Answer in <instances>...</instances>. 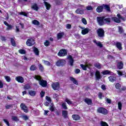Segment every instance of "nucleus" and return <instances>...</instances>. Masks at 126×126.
I'll return each mask as SVG.
<instances>
[{
    "mask_svg": "<svg viewBox=\"0 0 126 126\" xmlns=\"http://www.w3.org/2000/svg\"><path fill=\"white\" fill-rule=\"evenodd\" d=\"M96 20L99 26H103L105 24H110L111 23V18H106L105 16L97 17Z\"/></svg>",
    "mask_w": 126,
    "mask_h": 126,
    "instance_id": "f257e3e1",
    "label": "nucleus"
},
{
    "mask_svg": "<svg viewBox=\"0 0 126 126\" xmlns=\"http://www.w3.org/2000/svg\"><path fill=\"white\" fill-rule=\"evenodd\" d=\"M97 112L98 114H102V115H108V110L104 107H98L97 110Z\"/></svg>",
    "mask_w": 126,
    "mask_h": 126,
    "instance_id": "f03ea898",
    "label": "nucleus"
},
{
    "mask_svg": "<svg viewBox=\"0 0 126 126\" xmlns=\"http://www.w3.org/2000/svg\"><path fill=\"white\" fill-rule=\"evenodd\" d=\"M97 36L99 38H104L105 37V31L102 28H99L96 31Z\"/></svg>",
    "mask_w": 126,
    "mask_h": 126,
    "instance_id": "7ed1b4c3",
    "label": "nucleus"
},
{
    "mask_svg": "<svg viewBox=\"0 0 126 126\" xmlns=\"http://www.w3.org/2000/svg\"><path fill=\"white\" fill-rule=\"evenodd\" d=\"M28 47H32V46L35 45V40L32 38H30L27 39L26 43Z\"/></svg>",
    "mask_w": 126,
    "mask_h": 126,
    "instance_id": "20e7f679",
    "label": "nucleus"
},
{
    "mask_svg": "<svg viewBox=\"0 0 126 126\" xmlns=\"http://www.w3.org/2000/svg\"><path fill=\"white\" fill-rule=\"evenodd\" d=\"M67 55V51L64 49H61L58 53V57H65Z\"/></svg>",
    "mask_w": 126,
    "mask_h": 126,
    "instance_id": "39448f33",
    "label": "nucleus"
},
{
    "mask_svg": "<svg viewBox=\"0 0 126 126\" xmlns=\"http://www.w3.org/2000/svg\"><path fill=\"white\" fill-rule=\"evenodd\" d=\"M66 63V62L65 60L63 59H61L59 60L56 63V65L57 66H63L64 64Z\"/></svg>",
    "mask_w": 126,
    "mask_h": 126,
    "instance_id": "423d86ee",
    "label": "nucleus"
},
{
    "mask_svg": "<svg viewBox=\"0 0 126 126\" xmlns=\"http://www.w3.org/2000/svg\"><path fill=\"white\" fill-rule=\"evenodd\" d=\"M122 87V86L121 85V84L120 83H116V84L115 85V88L116 89H118V90H120V91L121 92H122V91H126V86H123Z\"/></svg>",
    "mask_w": 126,
    "mask_h": 126,
    "instance_id": "0eeeda50",
    "label": "nucleus"
},
{
    "mask_svg": "<svg viewBox=\"0 0 126 126\" xmlns=\"http://www.w3.org/2000/svg\"><path fill=\"white\" fill-rule=\"evenodd\" d=\"M20 108L25 113H28V112H29V109H28L27 106L24 103H21L20 104Z\"/></svg>",
    "mask_w": 126,
    "mask_h": 126,
    "instance_id": "6e6552de",
    "label": "nucleus"
},
{
    "mask_svg": "<svg viewBox=\"0 0 126 126\" xmlns=\"http://www.w3.org/2000/svg\"><path fill=\"white\" fill-rule=\"evenodd\" d=\"M51 86L53 90L55 91L59 90L60 89V83L59 82H55L53 83L51 85Z\"/></svg>",
    "mask_w": 126,
    "mask_h": 126,
    "instance_id": "1a4fd4ad",
    "label": "nucleus"
},
{
    "mask_svg": "<svg viewBox=\"0 0 126 126\" xmlns=\"http://www.w3.org/2000/svg\"><path fill=\"white\" fill-rule=\"evenodd\" d=\"M39 84L40 86H42V87H47L48 82L45 80L41 79V80L39 81Z\"/></svg>",
    "mask_w": 126,
    "mask_h": 126,
    "instance_id": "9d476101",
    "label": "nucleus"
},
{
    "mask_svg": "<svg viewBox=\"0 0 126 126\" xmlns=\"http://www.w3.org/2000/svg\"><path fill=\"white\" fill-rule=\"evenodd\" d=\"M15 80L19 82V83H24V78L21 76H17L15 78Z\"/></svg>",
    "mask_w": 126,
    "mask_h": 126,
    "instance_id": "9b49d317",
    "label": "nucleus"
},
{
    "mask_svg": "<svg viewBox=\"0 0 126 126\" xmlns=\"http://www.w3.org/2000/svg\"><path fill=\"white\" fill-rule=\"evenodd\" d=\"M95 76L96 80H100L102 78V76H101V73L98 70H96L95 73Z\"/></svg>",
    "mask_w": 126,
    "mask_h": 126,
    "instance_id": "f8f14e48",
    "label": "nucleus"
},
{
    "mask_svg": "<svg viewBox=\"0 0 126 126\" xmlns=\"http://www.w3.org/2000/svg\"><path fill=\"white\" fill-rule=\"evenodd\" d=\"M117 67L118 69H123L124 68V63H123V61L117 63Z\"/></svg>",
    "mask_w": 126,
    "mask_h": 126,
    "instance_id": "ddd939ff",
    "label": "nucleus"
},
{
    "mask_svg": "<svg viewBox=\"0 0 126 126\" xmlns=\"http://www.w3.org/2000/svg\"><path fill=\"white\" fill-rule=\"evenodd\" d=\"M96 12L98 13H100V12H103V10H104V6L102 5L98 6L96 9H95Z\"/></svg>",
    "mask_w": 126,
    "mask_h": 126,
    "instance_id": "4468645a",
    "label": "nucleus"
},
{
    "mask_svg": "<svg viewBox=\"0 0 126 126\" xmlns=\"http://www.w3.org/2000/svg\"><path fill=\"white\" fill-rule=\"evenodd\" d=\"M43 3L44 4V5L47 10H50V9H51V7H52V5H51V4L49 3V2L47 1H44Z\"/></svg>",
    "mask_w": 126,
    "mask_h": 126,
    "instance_id": "2eb2a0df",
    "label": "nucleus"
},
{
    "mask_svg": "<svg viewBox=\"0 0 126 126\" xmlns=\"http://www.w3.org/2000/svg\"><path fill=\"white\" fill-rule=\"evenodd\" d=\"M89 31H90L89 28H87L82 30L81 33L82 35H86V34H88V33H89Z\"/></svg>",
    "mask_w": 126,
    "mask_h": 126,
    "instance_id": "dca6fc26",
    "label": "nucleus"
},
{
    "mask_svg": "<svg viewBox=\"0 0 126 126\" xmlns=\"http://www.w3.org/2000/svg\"><path fill=\"white\" fill-rule=\"evenodd\" d=\"M68 113L67 112V111L66 110L62 111V116L64 119H67V118H68Z\"/></svg>",
    "mask_w": 126,
    "mask_h": 126,
    "instance_id": "f3484780",
    "label": "nucleus"
},
{
    "mask_svg": "<svg viewBox=\"0 0 126 126\" xmlns=\"http://www.w3.org/2000/svg\"><path fill=\"white\" fill-rule=\"evenodd\" d=\"M72 117L74 121H79L80 120V116L77 114H73L72 115Z\"/></svg>",
    "mask_w": 126,
    "mask_h": 126,
    "instance_id": "a211bd4d",
    "label": "nucleus"
},
{
    "mask_svg": "<svg viewBox=\"0 0 126 126\" xmlns=\"http://www.w3.org/2000/svg\"><path fill=\"white\" fill-rule=\"evenodd\" d=\"M115 46L117 48V49L119 50V51H122L123 50V47H122V43L121 42H116Z\"/></svg>",
    "mask_w": 126,
    "mask_h": 126,
    "instance_id": "6ab92c4d",
    "label": "nucleus"
},
{
    "mask_svg": "<svg viewBox=\"0 0 126 126\" xmlns=\"http://www.w3.org/2000/svg\"><path fill=\"white\" fill-rule=\"evenodd\" d=\"M64 36V32H59L57 33V39L58 40H60V39H62Z\"/></svg>",
    "mask_w": 126,
    "mask_h": 126,
    "instance_id": "aec40b11",
    "label": "nucleus"
},
{
    "mask_svg": "<svg viewBox=\"0 0 126 126\" xmlns=\"http://www.w3.org/2000/svg\"><path fill=\"white\" fill-rule=\"evenodd\" d=\"M32 9H33V10H35L36 11H38L39 9V7H38V5H37V3H34L31 7Z\"/></svg>",
    "mask_w": 126,
    "mask_h": 126,
    "instance_id": "412c9836",
    "label": "nucleus"
},
{
    "mask_svg": "<svg viewBox=\"0 0 126 126\" xmlns=\"http://www.w3.org/2000/svg\"><path fill=\"white\" fill-rule=\"evenodd\" d=\"M84 102L87 104V105H91L92 104V99L88 98H86L84 99Z\"/></svg>",
    "mask_w": 126,
    "mask_h": 126,
    "instance_id": "4be33fe9",
    "label": "nucleus"
},
{
    "mask_svg": "<svg viewBox=\"0 0 126 126\" xmlns=\"http://www.w3.org/2000/svg\"><path fill=\"white\" fill-rule=\"evenodd\" d=\"M68 59L69 60L70 65H71V66H72L73 65V63H74V60H73V58H72V56L70 55L68 57Z\"/></svg>",
    "mask_w": 126,
    "mask_h": 126,
    "instance_id": "5701e85b",
    "label": "nucleus"
},
{
    "mask_svg": "<svg viewBox=\"0 0 126 126\" xmlns=\"http://www.w3.org/2000/svg\"><path fill=\"white\" fill-rule=\"evenodd\" d=\"M49 110L51 112H55L56 110V107H55V104L54 103H51L50 107Z\"/></svg>",
    "mask_w": 126,
    "mask_h": 126,
    "instance_id": "b1692460",
    "label": "nucleus"
},
{
    "mask_svg": "<svg viewBox=\"0 0 126 126\" xmlns=\"http://www.w3.org/2000/svg\"><path fill=\"white\" fill-rule=\"evenodd\" d=\"M112 19L113 21H114V22H115L116 23H121V20L117 18V17H113L112 18Z\"/></svg>",
    "mask_w": 126,
    "mask_h": 126,
    "instance_id": "393cba45",
    "label": "nucleus"
},
{
    "mask_svg": "<svg viewBox=\"0 0 126 126\" xmlns=\"http://www.w3.org/2000/svg\"><path fill=\"white\" fill-rule=\"evenodd\" d=\"M108 78L110 82H115V81H116L117 80V78L114 76H110Z\"/></svg>",
    "mask_w": 126,
    "mask_h": 126,
    "instance_id": "a878e982",
    "label": "nucleus"
},
{
    "mask_svg": "<svg viewBox=\"0 0 126 126\" xmlns=\"http://www.w3.org/2000/svg\"><path fill=\"white\" fill-rule=\"evenodd\" d=\"M33 52L36 56H39L40 55V51H39V49L37 47L33 48Z\"/></svg>",
    "mask_w": 126,
    "mask_h": 126,
    "instance_id": "bb28decb",
    "label": "nucleus"
},
{
    "mask_svg": "<svg viewBox=\"0 0 126 126\" xmlns=\"http://www.w3.org/2000/svg\"><path fill=\"white\" fill-rule=\"evenodd\" d=\"M24 90H30L31 89V86L29 84H27L24 86Z\"/></svg>",
    "mask_w": 126,
    "mask_h": 126,
    "instance_id": "cd10ccee",
    "label": "nucleus"
},
{
    "mask_svg": "<svg viewBox=\"0 0 126 126\" xmlns=\"http://www.w3.org/2000/svg\"><path fill=\"white\" fill-rule=\"evenodd\" d=\"M10 42L12 46L13 47H16V42H15V40L13 37L10 38Z\"/></svg>",
    "mask_w": 126,
    "mask_h": 126,
    "instance_id": "c85d7f7f",
    "label": "nucleus"
},
{
    "mask_svg": "<svg viewBox=\"0 0 126 126\" xmlns=\"http://www.w3.org/2000/svg\"><path fill=\"white\" fill-rule=\"evenodd\" d=\"M70 79L71 81L73 82V83H74V84H75L76 85H78V82L77 81V80H76V79H75V78L72 77H70Z\"/></svg>",
    "mask_w": 126,
    "mask_h": 126,
    "instance_id": "c756f323",
    "label": "nucleus"
},
{
    "mask_svg": "<svg viewBox=\"0 0 126 126\" xmlns=\"http://www.w3.org/2000/svg\"><path fill=\"white\" fill-rule=\"evenodd\" d=\"M102 5L107 11H109V12L111 11V8H110V6H109V5L103 4H102Z\"/></svg>",
    "mask_w": 126,
    "mask_h": 126,
    "instance_id": "7c9ffc66",
    "label": "nucleus"
},
{
    "mask_svg": "<svg viewBox=\"0 0 126 126\" xmlns=\"http://www.w3.org/2000/svg\"><path fill=\"white\" fill-rule=\"evenodd\" d=\"M118 32L119 34H123L125 32V30L122 26L118 27Z\"/></svg>",
    "mask_w": 126,
    "mask_h": 126,
    "instance_id": "2f4dec72",
    "label": "nucleus"
},
{
    "mask_svg": "<svg viewBox=\"0 0 126 126\" xmlns=\"http://www.w3.org/2000/svg\"><path fill=\"white\" fill-rule=\"evenodd\" d=\"M102 74L103 75H108V74H111L112 73V72L109 70H105L102 72Z\"/></svg>",
    "mask_w": 126,
    "mask_h": 126,
    "instance_id": "473e14b6",
    "label": "nucleus"
},
{
    "mask_svg": "<svg viewBox=\"0 0 126 126\" xmlns=\"http://www.w3.org/2000/svg\"><path fill=\"white\" fill-rule=\"evenodd\" d=\"M36 92L34 91H29V94L30 95V96H34L36 95Z\"/></svg>",
    "mask_w": 126,
    "mask_h": 126,
    "instance_id": "72a5a7b5",
    "label": "nucleus"
},
{
    "mask_svg": "<svg viewBox=\"0 0 126 126\" xmlns=\"http://www.w3.org/2000/svg\"><path fill=\"white\" fill-rule=\"evenodd\" d=\"M33 78H34V79H35L36 80H37V81H39V82H40V81L42 80V77H41V76L39 75H34Z\"/></svg>",
    "mask_w": 126,
    "mask_h": 126,
    "instance_id": "f704fd0d",
    "label": "nucleus"
},
{
    "mask_svg": "<svg viewBox=\"0 0 126 126\" xmlns=\"http://www.w3.org/2000/svg\"><path fill=\"white\" fill-rule=\"evenodd\" d=\"M30 69L31 71H34L37 69V66L34 64H32L31 66Z\"/></svg>",
    "mask_w": 126,
    "mask_h": 126,
    "instance_id": "c9c22d12",
    "label": "nucleus"
},
{
    "mask_svg": "<svg viewBox=\"0 0 126 126\" xmlns=\"http://www.w3.org/2000/svg\"><path fill=\"white\" fill-rule=\"evenodd\" d=\"M94 43H95V44H96L97 47H99V48H103V44L101 43V42L98 41V42H97V41H96V40H94Z\"/></svg>",
    "mask_w": 126,
    "mask_h": 126,
    "instance_id": "e433bc0d",
    "label": "nucleus"
},
{
    "mask_svg": "<svg viewBox=\"0 0 126 126\" xmlns=\"http://www.w3.org/2000/svg\"><path fill=\"white\" fill-rule=\"evenodd\" d=\"M94 66H95V67H96V68H98V69H101V68L102 67L101 66V64L99 63H94Z\"/></svg>",
    "mask_w": 126,
    "mask_h": 126,
    "instance_id": "4c0bfd02",
    "label": "nucleus"
},
{
    "mask_svg": "<svg viewBox=\"0 0 126 126\" xmlns=\"http://www.w3.org/2000/svg\"><path fill=\"white\" fill-rule=\"evenodd\" d=\"M32 23L33 25H36L37 26H39V25H40V22L38 21L37 20L32 21Z\"/></svg>",
    "mask_w": 126,
    "mask_h": 126,
    "instance_id": "58836bf2",
    "label": "nucleus"
},
{
    "mask_svg": "<svg viewBox=\"0 0 126 126\" xmlns=\"http://www.w3.org/2000/svg\"><path fill=\"white\" fill-rule=\"evenodd\" d=\"M12 121H14V122H19V119L17 116H12L11 117Z\"/></svg>",
    "mask_w": 126,
    "mask_h": 126,
    "instance_id": "ea45409f",
    "label": "nucleus"
},
{
    "mask_svg": "<svg viewBox=\"0 0 126 126\" xmlns=\"http://www.w3.org/2000/svg\"><path fill=\"white\" fill-rule=\"evenodd\" d=\"M5 108L6 110H8L9 109H11L12 108H13V104H6L5 106Z\"/></svg>",
    "mask_w": 126,
    "mask_h": 126,
    "instance_id": "a19ab883",
    "label": "nucleus"
},
{
    "mask_svg": "<svg viewBox=\"0 0 126 126\" xmlns=\"http://www.w3.org/2000/svg\"><path fill=\"white\" fill-rule=\"evenodd\" d=\"M65 101L68 104V105H72L73 104L72 101L70 100L68 98H66Z\"/></svg>",
    "mask_w": 126,
    "mask_h": 126,
    "instance_id": "79ce46f5",
    "label": "nucleus"
},
{
    "mask_svg": "<svg viewBox=\"0 0 126 126\" xmlns=\"http://www.w3.org/2000/svg\"><path fill=\"white\" fill-rule=\"evenodd\" d=\"M19 14L20 15H23L24 16H25L26 17H28V13L27 14L26 12L22 11L21 12H19Z\"/></svg>",
    "mask_w": 126,
    "mask_h": 126,
    "instance_id": "37998d69",
    "label": "nucleus"
},
{
    "mask_svg": "<svg viewBox=\"0 0 126 126\" xmlns=\"http://www.w3.org/2000/svg\"><path fill=\"white\" fill-rule=\"evenodd\" d=\"M98 97L100 100H102V99H103V97H104L103 93L101 92H99L98 94Z\"/></svg>",
    "mask_w": 126,
    "mask_h": 126,
    "instance_id": "c03bdc74",
    "label": "nucleus"
},
{
    "mask_svg": "<svg viewBox=\"0 0 126 126\" xmlns=\"http://www.w3.org/2000/svg\"><path fill=\"white\" fill-rule=\"evenodd\" d=\"M4 77L7 82H10V81H11V78H10L9 76H4Z\"/></svg>",
    "mask_w": 126,
    "mask_h": 126,
    "instance_id": "a18cd8bd",
    "label": "nucleus"
},
{
    "mask_svg": "<svg viewBox=\"0 0 126 126\" xmlns=\"http://www.w3.org/2000/svg\"><path fill=\"white\" fill-rule=\"evenodd\" d=\"M62 107L64 110H67V106H66V103L65 102L62 103Z\"/></svg>",
    "mask_w": 126,
    "mask_h": 126,
    "instance_id": "49530a36",
    "label": "nucleus"
},
{
    "mask_svg": "<svg viewBox=\"0 0 126 126\" xmlns=\"http://www.w3.org/2000/svg\"><path fill=\"white\" fill-rule=\"evenodd\" d=\"M38 68L39 70H40L41 72H43V71H44V66H43V65H42V64H39L38 65Z\"/></svg>",
    "mask_w": 126,
    "mask_h": 126,
    "instance_id": "de8ad7c7",
    "label": "nucleus"
},
{
    "mask_svg": "<svg viewBox=\"0 0 126 126\" xmlns=\"http://www.w3.org/2000/svg\"><path fill=\"white\" fill-rule=\"evenodd\" d=\"M19 53L21 55H25V54H26V51L24 49H20L19 50Z\"/></svg>",
    "mask_w": 126,
    "mask_h": 126,
    "instance_id": "09e8293b",
    "label": "nucleus"
},
{
    "mask_svg": "<svg viewBox=\"0 0 126 126\" xmlns=\"http://www.w3.org/2000/svg\"><path fill=\"white\" fill-rule=\"evenodd\" d=\"M22 118L24 121H28L29 120V117L27 115H23L22 116Z\"/></svg>",
    "mask_w": 126,
    "mask_h": 126,
    "instance_id": "8fccbe9b",
    "label": "nucleus"
},
{
    "mask_svg": "<svg viewBox=\"0 0 126 126\" xmlns=\"http://www.w3.org/2000/svg\"><path fill=\"white\" fill-rule=\"evenodd\" d=\"M80 66L81 68L83 69V70H87V66L86 65L83 64H81Z\"/></svg>",
    "mask_w": 126,
    "mask_h": 126,
    "instance_id": "3c124183",
    "label": "nucleus"
},
{
    "mask_svg": "<svg viewBox=\"0 0 126 126\" xmlns=\"http://www.w3.org/2000/svg\"><path fill=\"white\" fill-rule=\"evenodd\" d=\"M100 126H109V125H108V123L103 121L100 122Z\"/></svg>",
    "mask_w": 126,
    "mask_h": 126,
    "instance_id": "603ef678",
    "label": "nucleus"
},
{
    "mask_svg": "<svg viewBox=\"0 0 126 126\" xmlns=\"http://www.w3.org/2000/svg\"><path fill=\"white\" fill-rule=\"evenodd\" d=\"M43 62L44 64H45L46 65H48V66H50V65H51V63H50V62L46 60H43Z\"/></svg>",
    "mask_w": 126,
    "mask_h": 126,
    "instance_id": "864d4df0",
    "label": "nucleus"
},
{
    "mask_svg": "<svg viewBox=\"0 0 126 126\" xmlns=\"http://www.w3.org/2000/svg\"><path fill=\"white\" fill-rule=\"evenodd\" d=\"M3 121L5 123V124H6V126H10V124H9V122H8V120H7V119H3Z\"/></svg>",
    "mask_w": 126,
    "mask_h": 126,
    "instance_id": "5fc2aeb1",
    "label": "nucleus"
},
{
    "mask_svg": "<svg viewBox=\"0 0 126 126\" xmlns=\"http://www.w3.org/2000/svg\"><path fill=\"white\" fill-rule=\"evenodd\" d=\"M44 45L45 47H49L50 46V41L49 40H46L45 42L44 43Z\"/></svg>",
    "mask_w": 126,
    "mask_h": 126,
    "instance_id": "6e6d98bb",
    "label": "nucleus"
},
{
    "mask_svg": "<svg viewBox=\"0 0 126 126\" xmlns=\"http://www.w3.org/2000/svg\"><path fill=\"white\" fill-rule=\"evenodd\" d=\"M82 22L85 25H87V21H86V19L85 18H83L82 19Z\"/></svg>",
    "mask_w": 126,
    "mask_h": 126,
    "instance_id": "4d7b16f0",
    "label": "nucleus"
},
{
    "mask_svg": "<svg viewBox=\"0 0 126 126\" xmlns=\"http://www.w3.org/2000/svg\"><path fill=\"white\" fill-rule=\"evenodd\" d=\"M7 26V27L6 28V30H11V29H12L13 28V26H12L11 25H9Z\"/></svg>",
    "mask_w": 126,
    "mask_h": 126,
    "instance_id": "13d9d810",
    "label": "nucleus"
},
{
    "mask_svg": "<svg viewBox=\"0 0 126 126\" xmlns=\"http://www.w3.org/2000/svg\"><path fill=\"white\" fill-rule=\"evenodd\" d=\"M122 106H123V104H122V102H118V109H119V110H122Z\"/></svg>",
    "mask_w": 126,
    "mask_h": 126,
    "instance_id": "bf43d9fd",
    "label": "nucleus"
},
{
    "mask_svg": "<svg viewBox=\"0 0 126 126\" xmlns=\"http://www.w3.org/2000/svg\"><path fill=\"white\" fill-rule=\"evenodd\" d=\"M87 10H93V7L91 6H88L86 7Z\"/></svg>",
    "mask_w": 126,
    "mask_h": 126,
    "instance_id": "052dcab7",
    "label": "nucleus"
},
{
    "mask_svg": "<svg viewBox=\"0 0 126 126\" xmlns=\"http://www.w3.org/2000/svg\"><path fill=\"white\" fill-rule=\"evenodd\" d=\"M46 99L47 101H48V102L49 103H51L52 102V99H51V97H50L48 96H46Z\"/></svg>",
    "mask_w": 126,
    "mask_h": 126,
    "instance_id": "680f3d73",
    "label": "nucleus"
},
{
    "mask_svg": "<svg viewBox=\"0 0 126 126\" xmlns=\"http://www.w3.org/2000/svg\"><path fill=\"white\" fill-rule=\"evenodd\" d=\"M44 96H45V92L41 91L40 92V97H41V98H43V97H44Z\"/></svg>",
    "mask_w": 126,
    "mask_h": 126,
    "instance_id": "e2e57ef3",
    "label": "nucleus"
},
{
    "mask_svg": "<svg viewBox=\"0 0 126 126\" xmlns=\"http://www.w3.org/2000/svg\"><path fill=\"white\" fill-rule=\"evenodd\" d=\"M117 17L119 19H124V17H123L120 13L117 14Z\"/></svg>",
    "mask_w": 126,
    "mask_h": 126,
    "instance_id": "0e129e2a",
    "label": "nucleus"
},
{
    "mask_svg": "<svg viewBox=\"0 0 126 126\" xmlns=\"http://www.w3.org/2000/svg\"><path fill=\"white\" fill-rule=\"evenodd\" d=\"M0 88L2 89L3 88V82H2V81L0 80Z\"/></svg>",
    "mask_w": 126,
    "mask_h": 126,
    "instance_id": "69168bd1",
    "label": "nucleus"
},
{
    "mask_svg": "<svg viewBox=\"0 0 126 126\" xmlns=\"http://www.w3.org/2000/svg\"><path fill=\"white\" fill-rule=\"evenodd\" d=\"M117 72H118V74L120 76H122L123 75V72L120 71V70H118L117 71Z\"/></svg>",
    "mask_w": 126,
    "mask_h": 126,
    "instance_id": "338daca9",
    "label": "nucleus"
},
{
    "mask_svg": "<svg viewBox=\"0 0 126 126\" xmlns=\"http://www.w3.org/2000/svg\"><path fill=\"white\" fill-rule=\"evenodd\" d=\"M66 28L67 29H70V28H71V25L69 24H67L66 25Z\"/></svg>",
    "mask_w": 126,
    "mask_h": 126,
    "instance_id": "774afa93",
    "label": "nucleus"
}]
</instances>
